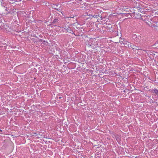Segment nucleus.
I'll use <instances>...</instances> for the list:
<instances>
[{"instance_id":"f257e3e1","label":"nucleus","mask_w":158,"mask_h":158,"mask_svg":"<svg viewBox=\"0 0 158 158\" xmlns=\"http://www.w3.org/2000/svg\"><path fill=\"white\" fill-rule=\"evenodd\" d=\"M132 40L135 43H136L137 44L144 43L145 41L143 37L140 35L137 36L135 34L133 35Z\"/></svg>"},{"instance_id":"f03ea898","label":"nucleus","mask_w":158,"mask_h":158,"mask_svg":"<svg viewBox=\"0 0 158 158\" xmlns=\"http://www.w3.org/2000/svg\"><path fill=\"white\" fill-rule=\"evenodd\" d=\"M139 18H140L141 19L145 21L147 20L148 19V17L145 15H143L142 16H141V15H140Z\"/></svg>"},{"instance_id":"7ed1b4c3","label":"nucleus","mask_w":158,"mask_h":158,"mask_svg":"<svg viewBox=\"0 0 158 158\" xmlns=\"http://www.w3.org/2000/svg\"><path fill=\"white\" fill-rule=\"evenodd\" d=\"M124 44L126 45H127L129 48H132L131 43L128 42H126Z\"/></svg>"},{"instance_id":"20e7f679","label":"nucleus","mask_w":158,"mask_h":158,"mask_svg":"<svg viewBox=\"0 0 158 158\" xmlns=\"http://www.w3.org/2000/svg\"><path fill=\"white\" fill-rule=\"evenodd\" d=\"M152 91L154 93L158 95V90L156 89H154L152 90Z\"/></svg>"},{"instance_id":"39448f33","label":"nucleus","mask_w":158,"mask_h":158,"mask_svg":"<svg viewBox=\"0 0 158 158\" xmlns=\"http://www.w3.org/2000/svg\"><path fill=\"white\" fill-rule=\"evenodd\" d=\"M64 29H65V30L67 31H71V29L69 27L65 28Z\"/></svg>"},{"instance_id":"423d86ee","label":"nucleus","mask_w":158,"mask_h":158,"mask_svg":"<svg viewBox=\"0 0 158 158\" xmlns=\"http://www.w3.org/2000/svg\"><path fill=\"white\" fill-rule=\"evenodd\" d=\"M158 44V42L156 43L154 45H157Z\"/></svg>"},{"instance_id":"0eeeda50","label":"nucleus","mask_w":158,"mask_h":158,"mask_svg":"<svg viewBox=\"0 0 158 158\" xmlns=\"http://www.w3.org/2000/svg\"><path fill=\"white\" fill-rule=\"evenodd\" d=\"M143 51L147 53H148L147 52H148V50H144Z\"/></svg>"},{"instance_id":"6e6552de","label":"nucleus","mask_w":158,"mask_h":158,"mask_svg":"<svg viewBox=\"0 0 158 158\" xmlns=\"http://www.w3.org/2000/svg\"><path fill=\"white\" fill-rule=\"evenodd\" d=\"M61 98V97H59V98Z\"/></svg>"},{"instance_id":"1a4fd4ad","label":"nucleus","mask_w":158,"mask_h":158,"mask_svg":"<svg viewBox=\"0 0 158 158\" xmlns=\"http://www.w3.org/2000/svg\"><path fill=\"white\" fill-rule=\"evenodd\" d=\"M0 131H2L0 129Z\"/></svg>"},{"instance_id":"9d476101","label":"nucleus","mask_w":158,"mask_h":158,"mask_svg":"<svg viewBox=\"0 0 158 158\" xmlns=\"http://www.w3.org/2000/svg\"><path fill=\"white\" fill-rule=\"evenodd\" d=\"M145 22L147 23H148L147 22Z\"/></svg>"},{"instance_id":"9b49d317","label":"nucleus","mask_w":158,"mask_h":158,"mask_svg":"<svg viewBox=\"0 0 158 158\" xmlns=\"http://www.w3.org/2000/svg\"><path fill=\"white\" fill-rule=\"evenodd\" d=\"M93 17H95V16H93Z\"/></svg>"}]
</instances>
